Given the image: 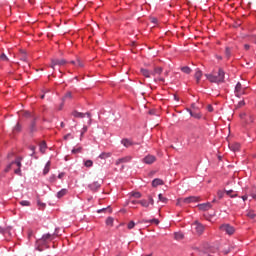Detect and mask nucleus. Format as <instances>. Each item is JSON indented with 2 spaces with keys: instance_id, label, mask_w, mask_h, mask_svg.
Returning a JSON list of instances; mask_svg holds the SVG:
<instances>
[{
  "instance_id": "57",
  "label": "nucleus",
  "mask_w": 256,
  "mask_h": 256,
  "mask_svg": "<svg viewBox=\"0 0 256 256\" xmlns=\"http://www.w3.org/2000/svg\"><path fill=\"white\" fill-rule=\"evenodd\" d=\"M244 49H245L246 51H249V49H251V46H250L249 44H245V45H244Z\"/></svg>"
},
{
  "instance_id": "20",
  "label": "nucleus",
  "mask_w": 256,
  "mask_h": 256,
  "mask_svg": "<svg viewBox=\"0 0 256 256\" xmlns=\"http://www.w3.org/2000/svg\"><path fill=\"white\" fill-rule=\"evenodd\" d=\"M109 157H111V152H102L99 155V159H109Z\"/></svg>"
},
{
  "instance_id": "47",
  "label": "nucleus",
  "mask_w": 256,
  "mask_h": 256,
  "mask_svg": "<svg viewBox=\"0 0 256 256\" xmlns=\"http://www.w3.org/2000/svg\"><path fill=\"white\" fill-rule=\"evenodd\" d=\"M148 203L149 205H155V200L153 199V196H148Z\"/></svg>"
},
{
  "instance_id": "34",
  "label": "nucleus",
  "mask_w": 256,
  "mask_h": 256,
  "mask_svg": "<svg viewBox=\"0 0 256 256\" xmlns=\"http://www.w3.org/2000/svg\"><path fill=\"white\" fill-rule=\"evenodd\" d=\"M240 147H241V145H239V144H232L231 146H230V148L232 149V151H239V149H240Z\"/></svg>"
},
{
  "instance_id": "64",
  "label": "nucleus",
  "mask_w": 256,
  "mask_h": 256,
  "mask_svg": "<svg viewBox=\"0 0 256 256\" xmlns=\"http://www.w3.org/2000/svg\"><path fill=\"white\" fill-rule=\"evenodd\" d=\"M72 65H77V61H71L70 62Z\"/></svg>"
},
{
  "instance_id": "62",
  "label": "nucleus",
  "mask_w": 256,
  "mask_h": 256,
  "mask_svg": "<svg viewBox=\"0 0 256 256\" xmlns=\"http://www.w3.org/2000/svg\"><path fill=\"white\" fill-rule=\"evenodd\" d=\"M131 203H132V205H137V203H139V201H137V200H132Z\"/></svg>"
},
{
  "instance_id": "31",
  "label": "nucleus",
  "mask_w": 256,
  "mask_h": 256,
  "mask_svg": "<svg viewBox=\"0 0 256 256\" xmlns=\"http://www.w3.org/2000/svg\"><path fill=\"white\" fill-rule=\"evenodd\" d=\"M181 71L183 73H186V75H189L191 73V69L189 68V66H184L181 68Z\"/></svg>"
},
{
  "instance_id": "32",
  "label": "nucleus",
  "mask_w": 256,
  "mask_h": 256,
  "mask_svg": "<svg viewBox=\"0 0 256 256\" xmlns=\"http://www.w3.org/2000/svg\"><path fill=\"white\" fill-rule=\"evenodd\" d=\"M144 223H154L155 225H159V219L153 218L151 220H144Z\"/></svg>"
},
{
  "instance_id": "60",
  "label": "nucleus",
  "mask_w": 256,
  "mask_h": 256,
  "mask_svg": "<svg viewBox=\"0 0 256 256\" xmlns=\"http://www.w3.org/2000/svg\"><path fill=\"white\" fill-rule=\"evenodd\" d=\"M69 137H71V133L66 134V135L64 136L65 141H67V139H69Z\"/></svg>"
},
{
  "instance_id": "29",
  "label": "nucleus",
  "mask_w": 256,
  "mask_h": 256,
  "mask_svg": "<svg viewBox=\"0 0 256 256\" xmlns=\"http://www.w3.org/2000/svg\"><path fill=\"white\" fill-rule=\"evenodd\" d=\"M158 199L159 201H161V203H167L169 201V199L167 197H164L163 194H159Z\"/></svg>"
},
{
  "instance_id": "26",
  "label": "nucleus",
  "mask_w": 256,
  "mask_h": 256,
  "mask_svg": "<svg viewBox=\"0 0 256 256\" xmlns=\"http://www.w3.org/2000/svg\"><path fill=\"white\" fill-rule=\"evenodd\" d=\"M53 235L52 234H44L42 236V241H52Z\"/></svg>"
},
{
  "instance_id": "37",
  "label": "nucleus",
  "mask_w": 256,
  "mask_h": 256,
  "mask_svg": "<svg viewBox=\"0 0 256 256\" xmlns=\"http://www.w3.org/2000/svg\"><path fill=\"white\" fill-rule=\"evenodd\" d=\"M37 205L39 207V209H45V207H47V205L43 202H41V200L37 201Z\"/></svg>"
},
{
  "instance_id": "36",
  "label": "nucleus",
  "mask_w": 256,
  "mask_h": 256,
  "mask_svg": "<svg viewBox=\"0 0 256 256\" xmlns=\"http://www.w3.org/2000/svg\"><path fill=\"white\" fill-rule=\"evenodd\" d=\"M37 131V127L35 125V122H32L30 125V133H35Z\"/></svg>"
},
{
  "instance_id": "16",
  "label": "nucleus",
  "mask_w": 256,
  "mask_h": 256,
  "mask_svg": "<svg viewBox=\"0 0 256 256\" xmlns=\"http://www.w3.org/2000/svg\"><path fill=\"white\" fill-rule=\"evenodd\" d=\"M196 83L199 84V81H201V77H203V72L201 70H196L195 75Z\"/></svg>"
},
{
  "instance_id": "33",
  "label": "nucleus",
  "mask_w": 256,
  "mask_h": 256,
  "mask_svg": "<svg viewBox=\"0 0 256 256\" xmlns=\"http://www.w3.org/2000/svg\"><path fill=\"white\" fill-rule=\"evenodd\" d=\"M225 57H226V59H230V57H231V48L226 47V49H225Z\"/></svg>"
},
{
  "instance_id": "39",
  "label": "nucleus",
  "mask_w": 256,
  "mask_h": 256,
  "mask_svg": "<svg viewBox=\"0 0 256 256\" xmlns=\"http://www.w3.org/2000/svg\"><path fill=\"white\" fill-rule=\"evenodd\" d=\"M20 205H22V207H29V205H31V202L23 200L20 202Z\"/></svg>"
},
{
  "instance_id": "44",
  "label": "nucleus",
  "mask_w": 256,
  "mask_h": 256,
  "mask_svg": "<svg viewBox=\"0 0 256 256\" xmlns=\"http://www.w3.org/2000/svg\"><path fill=\"white\" fill-rule=\"evenodd\" d=\"M247 217H249L250 219H255V217H256L255 212L249 211V212L247 213Z\"/></svg>"
},
{
  "instance_id": "30",
  "label": "nucleus",
  "mask_w": 256,
  "mask_h": 256,
  "mask_svg": "<svg viewBox=\"0 0 256 256\" xmlns=\"http://www.w3.org/2000/svg\"><path fill=\"white\" fill-rule=\"evenodd\" d=\"M97 213H111V207L99 209Z\"/></svg>"
},
{
  "instance_id": "27",
  "label": "nucleus",
  "mask_w": 256,
  "mask_h": 256,
  "mask_svg": "<svg viewBox=\"0 0 256 256\" xmlns=\"http://www.w3.org/2000/svg\"><path fill=\"white\" fill-rule=\"evenodd\" d=\"M70 99H73V94H72L71 92H67V93L64 95L62 101H69Z\"/></svg>"
},
{
  "instance_id": "22",
  "label": "nucleus",
  "mask_w": 256,
  "mask_h": 256,
  "mask_svg": "<svg viewBox=\"0 0 256 256\" xmlns=\"http://www.w3.org/2000/svg\"><path fill=\"white\" fill-rule=\"evenodd\" d=\"M50 168H51V161H48V162L46 163V165H45L44 170H43V174H44V175H47V173H49V171H50Z\"/></svg>"
},
{
  "instance_id": "8",
  "label": "nucleus",
  "mask_w": 256,
  "mask_h": 256,
  "mask_svg": "<svg viewBox=\"0 0 256 256\" xmlns=\"http://www.w3.org/2000/svg\"><path fill=\"white\" fill-rule=\"evenodd\" d=\"M193 227L198 235H202L205 231V226L197 221L193 224Z\"/></svg>"
},
{
  "instance_id": "12",
  "label": "nucleus",
  "mask_w": 256,
  "mask_h": 256,
  "mask_svg": "<svg viewBox=\"0 0 256 256\" xmlns=\"http://www.w3.org/2000/svg\"><path fill=\"white\" fill-rule=\"evenodd\" d=\"M2 235H4L5 241H10L11 240V227L2 230Z\"/></svg>"
},
{
  "instance_id": "46",
  "label": "nucleus",
  "mask_w": 256,
  "mask_h": 256,
  "mask_svg": "<svg viewBox=\"0 0 256 256\" xmlns=\"http://www.w3.org/2000/svg\"><path fill=\"white\" fill-rule=\"evenodd\" d=\"M226 195H228L229 197H232V198H233V197H237V194H234V195H233V190H227V191H226Z\"/></svg>"
},
{
  "instance_id": "4",
  "label": "nucleus",
  "mask_w": 256,
  "mask_h": 256,
  "mask_svg": "<svg viewBox=\"0 0 256 256\" xmlns=\"http://www.w3.org/2000/svg\"><path fill=\"white\" fill-rule=\"evenodd\" d=\"M246 91H247V88H243V85L241 84V82H238L236 84V87L234 90L236 97H241V96L245 95L247 93Z\"/></svg>"
},
{
  "instance_id": "48",
  "label": "nucleus",
  "mask_w": 256,
  "mask_h": 256,
  "mask_svg": "<svg viewBox=\"0 0 256 256\" xmlns=\"http://www.w3.org/2000/svg\"><path fill=\"white\" fill-rule=\"evenodd\" d=\"M106 225H113V218L112 217H108L106 219Z\"/></svg>"
},
{
  "instance_id": "35",
  "label": "nucleus",
  "mask_w": 256,
  "mask_h": 256,
  "mask_svg": "<svg viewBox=\"0 0 256 256\" xmlns=\"http://www.w3.org/2000/svg\"><path fill=\"white\" fill-rule=\"evenodd\" d=\"M46 149H47V144L45 142H42L40 144V151H41V153H45Z\"/></svg>"
},
{
  "instance_id": "63",
  "label": "nucleus",
  "mask_w": 256,
  "mask_h": 256,
  "mask_svg": "<svg viewBox=\"0 0 256 256\" xmlns=\"http://www.w3.org/2000/svg\"><path fill=\"white\" fill-rule=\"evenodd\" d=\"M242 199H243V201H247L248 196H247V195H244V196H242Z\"/></svg>"
},
{
  "instance_id": "1",
  "label": "nucleus",
  "mask_w": 256,
  "mask_h": 256,
  "mask_svg": "<svg viewBox=\"0 0 256 256\" xmlns=\"http://www.w3.org/2000/svg\"><path fill=\"white\" fill-rule=\"evenodd\" d=\"M13 169L15 175H21V158H17L15 161L11 162L4 169V173H9Z\"/></svg>"
},
{
  "instance_id": "25",
  "label": "nucleus",
  "mask_w": 256,
  "mask_h": 256,
  "mask_svg": "<svg viewBox=\"0 0 256 256\" xmlns=\"http://www.w3.org/2000/svg\"><path fill=\"white\" fill-rule=\"evenodd\" d=\"M189 113H190L191 117H194V119H201V113L193 112L191 110H189Z\"/></svg>"
},
{
  "instance_id": "58",
  "label": "nucleus",
  "mask_w": 256,
  "mask_h": 256,
  "mask_svg": "<svg viewBox=\"0 0 256 256\" xmlns=\"http://www.w3.org/2000/svg\"><path fill=\"white\" fill-rule=\"evenodd\" d=\"M243 105H245V101L243 100L238 103V107H243Z\"/></svg>"
},
{
  "instance_id": "3",
  "label": "nucleus",
  "mask_w": 256,
  "mask_h": 256,
  "mask_svg": "<svg viewBox=\"0 0 256 256\" xmlns=\"http://www.w3.org/2000/svg\"><path fill=\"white\" fill-rule=\"evenodd\" d=\"M201 249V255L203 256H209V253H215V251H217V249L211 247L209 243H204Z\"/></svg>"
},
{
  "instance_id": "21",
  "label": "nucleus",
  "mask_w": 256,
  "mask_h": 256,
  "mask_svg": "<svg viewBox=\"0 0 256 256\" xmlns=\"http://www.w3.org/2000/svg\"><path fill=\"white\" fill-rule=\"evenodd\" d=\"M185 236L183 235V233L181 232H176L174 234V239H176V241H181Z\"/></svg>"
},
{
  "instance_id": "28",
  "label": "nucleus",
  "mask_w": 256,
  "mask_h": 256,
  "mask_svg": "<svg viewBox=\"0 0 256 256\" xmlns=\"http://www.w3.org/2000/svg\"><path fill=\"white\" fill-rule=\"evenodd\" d=\"M138 204L145 208L149 207V201L145 199L138 201Z\"/></svg>"
},
{
  "instance_id": "38",
  "label": "nucleus",
  "mask_w": 256,
  "mask_h": 256,
  "mask_svg": "<svg viewBox=\"0 0 256 256\" xmlns=\"http://www.w3.org/2000/svg\"><path fill=\"white\" fill-rule=\"evenodd\" d=\"M131 197H134L135 199H141V194L139 192H132Z\"/></svg>"
},
{
  "instance_id": "6",
  "label": "nucleus",
  "mask_w": 256,
  "mask_h": 256,
  "mask_svg": "<svg viewBox=\"0 0 256 256\" xmlns=\"http://www.w3.org/2000/svg\"><path fill=\"white\" fill-rule=\"evenodd\" d=\"M63 67V65H67V60L65 59H57V58H54V59H51V69H55V67Z\"/></svg>"
},
{
  "instance_id": "49",
  "label": "nucleus",
  "mask_w": 256,
  "mask_h": 256,
  "mask_svg": "<svg viewBox=\"0 0 256 256\" xmlns=\"http://www.w3.org/2000/svg\"><path fill=\"white\" fill-rule=\"evenodd\" d=\"M128 229H133L134 227H135V222L134 221H130L129 223H128Z\"/></svg>"
},
{
  "instance_id": "17",
  "label": "nucleus",
  "mask_w": 256,
  "mask_h": 256,
  "mask_svg": "<svg viewBox=\"0 0 256 256\" xmlns=\"http://www.w3.org/2000/svg\"><path fill=\"white\" fill-rule=\"evenodd\" d=\"M159 185H163V180L156 178L152 181V187H159Z\"/></svg>"
},
{
  "instance_id": "24",
  "label": "nucleus",
  "mask_w": 256,
  "mask_h": 256,
  "mask_svg": "<svg viewBox=\"0 0 256 256\" xmlns=\"http://www.w3.org/2000/svg\"><path fill=\"white\" fill-rule=\"evenodd\" d=\"M67 195V189H62L57 193L58 199H61L62 197H65Z\"/></svg>"
},
{
  "instance_id": "10",
  "label": "nucleus",
  "mask_w": 256,
  "mask_h": 256,
  "mask_svg": "<svg viewBox=\"0 0 256 256\" xmlns=\"http://www.w3.org/2000/svg\"><path fill=\"white\" fill-rule=\"evenodd\" d=\"M73 117H76L78 119H83V117H85L87 115L88 119H91V113L87 112V113H81V112H77L74 111L72 112Z\"/></svg>"
},
{
  "instance_id": "11",
  "label": "nucleus",
  "mask_w": 256,
  "mask_h": 256,
  "mask_svg": "<svg viewBox=\"0 0 256 256\" xmlns=\"http://www.w3.org/2000/svg\"><path fill=\"white\" fill-rule=\"evenodd\" d=\"M211 207H213V205H211L210 202L207 203H203V204H199L198 205V209L200 211H209V209H211Z\"/></svg>"
},
{
  "instance_id": "59",
  "label": "nucleus",
  "mask_w": 256,
  "mask_h": 256,
  "mask_svg": "<svg viewBox=\"0 0 256 256\" xmlns=\"http://www.w3.org/2000/svg\"><path fill=\"white\" fill-rule=\"evenodd\" d=\"M30 149H31V151H33L31 156L35 155V146H31Z\"/></svg>"
},
{
  "instance_id": "40",
  "label": "nucleus",
  "mask_w": 256,
  "mask_h": 256,
  "mask_svg": "<svg viewBox=\"0 0 256 256\" xmlns=\"http://www.w3.org/2000/svg\"><path fill=\"white\" fill-rule=\"evenodd\" d=\"M81 151H83V147H78V148H74L72 150V153L73 154H77V153H81Z\"/></svg>"
},
{
  "instance_id": "15",
  "label": "nucleus",
  "mask_w": 256,
  "mask_h": 256,
  "mask_svg": "<svg viewBox=\"0 0 256 256\" xmlns=\"http://www.w3.org/2000/svg\"><path fill=\"white\" fill-rule=\"evenodd\" d=\"M140 73H142L143 77H146L147 79H149V77H151V75H153V72H151L145 68H141Z\"/></svg>"
},
{
  "instance_id": "2",
  "label": "nucleus",
  "mask_w": 256,
  "mask_h": 256,
  "mask_svg": "<svg viewBox=\"0 0 256 256\" xmlns=\"http://www.w3.org/2000/svg\"><path fill=\"white\" fill-rule=\"evenodd\" d=\"M205 77L210 81V83H223V81H225V71L220 68L218 75L206 74Z\"/></svg>"
},
{
  "instance_id": "51",
  "label": "nucleus",
  "mask_w": 256,
  "mask_h": 256,
  "mask_svg": "<svg viewBox=\"0 0 256 256\" xmlns=\"http://www.w3.org/2000/svg\"><path fill=\"white\" fill-rule=\"evenodd\" d=\"M217 195H218V198L221 199L222 197H224L225 192L219 190L218 193H217Z\"/></svg>"
},
{
  "instance_id": "45",
  "label": "nucleus",
  "mask_w": 256,
  "mask_h": 256,
  "mask_svg": "<svg viewBox=\"0 0 256 256\" xmlns=\"http://www.w3.org/2000/svg\"><path fill=\"white\" fill-rule=\"evenodd\" d=\"M85 167H93V162L91 160H86L84 162Z\"/></svg>"
},
{
  "instance_id": "53",
  "label": "nucleus",
  "mask_w": 256,
  "mask_h": 256,
  "mask_svg": "<svg viewBox=\"0 0 256 256\" xmlns=\"http://www.w3.org/2000/svg\"><path fill=\"white\" fill-rule=\"evenodd\" d=\"M22 115H23V117H31V113L30 112H22Z\"/></svg>"
},
{
  "instance_id": "61",
  "label": "nucleus",
  "mask_w": 256,
  "mask_h": 256,
  "mask_svg": "<svg viewBox=\"0 0 256 256\" xmlns=\"http://www.w3.org/2000/svg\"><path fill=\"white\" fill-rule=\"evenodd\" d=\"M64 176H65L64 173H60V174L58 175V179H63Z\"/></svg>"
},
{
  "instance_id": "14",
  "label": "nucleus",
  "mask_w": 256,
  "mask_h": 256,
  "mask_svg": "<svg viewBox=\"0 0 256 256\" xmlns=\"http://www.w3.org/2000/svg\"><path fill=\"white\" fill-rule=\"evenodd\" d=\"M101 188V183H99L98 181L93 182L92 184H89V189H91V191H97V189Z\"/></svg>"
},
{
  "instance_id": "56",
  "label": "nucleus",
  "mask_w": 256,
  "mask_h": 256,
  "mask_svg": "<svg viewBox=\"0 0 256 256\" xmlns=\"http://www.w3.org/2000/svg\"><path fill=\"white\" fill-rule=\"evenodd\" d=\"M207 110L209 111V113H212V111H213V106H212V105H208V106H207Z\"/></svg>"
},
{
  "instance_id": "23",
  "label": "nucleus",
  "mask_w": 256,
  "mask_h": 256,
  "mask_svg": "<svg viewBox=\"0 0 256 256\" xmlns=\"http://www.w3.org/2000/svg\"><path fill=\"white\" fill-rule=\"evenodd\" d=\"M163 73V68L162 67H156L154 68V71L152 72V75H161Z\"/></svg>"
},
{
  "instance_id": "52",
  "label": "nucleus",
  "mask_w": 256,
  "mask_h": 256,
  "mask_svg": "<svg viewBox=\"0 0 256 256\" xmlns=\"http://www.w3.org/2000/svg\"><path fill=\"white\" fill-rule=\"evenodd\" d=\"M76 66H77V67H83V62H81V60L78 59V60L76 61Z\"/></svg>"
},
{
  "instance_id": "19",
  "label": "nucleus",
  "mask_w": 256,
  "mask_h": 256,
  "mask_svg": "<svg viewBox=\"0 0 256 256\" xmlns=\"http://www.w3.org/2000/svg\"><path fill=\"white\" fill-rule=\"evenodd\" d=\"M121 143L124 145V147H131V145H133V142H131L129 139H122Z\"/></svg>"
},
{
  "instance_id": "18",
  "label": "nucleus",
  "mask_w": 256,
  "mask_h": 256,
  "mask_svg": "<svg viewBox=\"0 0 256 256\" xmlns=\"http://www.w3.org/2000/svg\"><path fill=\"white\" fill-rule=\"evenodd\" d=\"M21 129H23V126L21 125V123L18 122V123L14 126L13 132H14V133H21Z\"/></svg>"
},
{
  "instance_id": "5",
  "label": "nucleus",
  "mask_w": 256,
  "mask_h": 256,
  "mask_svg": "<svg viewBox=\"0 0 256 256\" xmlns=\"http://www.w3.org/2000/svg\"><path fill=\"white\" fill-rule=\"evenodd\" d=\"M219 229L220 231H223L226 235H233V233H235V228L230 224H222Z\"/></svg>"
},
{
  "instance_id": "13",
  "label": "nucleus",
  "mask_w": 256,
  "mask_h": 256,
  "mask_svg": "<svg viewBox=\"0 0 256 256\" xmlns=\"http://www.w3.org/2000/svg\"><path fill=\"white\" fill-rule=\"evenodd\" d=\"M132 157L131 156H125L123 158H120L116 161V165H121V163H129L131 161Z\"/></svg>"
},
{
  "instance_id": "7",
  "label": "nucleus",
  "mask_w": 256,
  "mask_h": 256,
  "mask_svg": "<svg viewBox=\"0 0 256 256\" xmlns=\"http://www.w3.org/2000/svg\"><path fill=\"white\" fill-rule=\"evenodd\" d=\"M156 161L157 157L153 155H147L143 158V163H145L146 165H153V163H155Z\"/></svg>"
},
{
  "instance_id": "55",
  "label": "nucleus",
  "mask_w": 256,
  "mask_h": 256,
  "mask_svg": "<svg viewBox=\"0 0 256 256\" xmlns=\"http://www.w3.org/2000/svg\"><path fill=\"white\" fill-rule=\"evenodd\" d=\"M150 21H151V23H153L154 25H157V22H158L157 18L153 17V18L150 19Z\"/></svg>"
},
{
  "instance_id": "43",
  "label": "nucleus",
  "mask_w": 256,
  "mask_h": 256,
  "mask_svg": "<svg viewBox=\"0 0 256 256\" xmlns=\"http://www.w3.org/2000/svg\"><path fill=\"white\" fill-rule=\"evenodd\" d=\"M1 61L9 62V57H7V55H5V53H2L1 54Z\"/></svg>"
},
{
  "instance_id": "50",
  "label": "nucleus",
  "mask_w": 256,
  "mask_h": 256,
  "mask_svg": "<svg viewBox=\"0 0 256 256\" xmlns=\"http://www.w3.org/2000/svg\"><path fill=\"white\" fill-rule=\"evenodd\" d=\"M85 133H87V126H84V127H83L82 132H81V138H80V139H83V135H85Z\"/></svg>"
},
{
  "instance_id": "54",
  "label": "nucleus",
  "mask_w": 256,
  "mask_h": 256,
  "mask_svg": "<svg viewBox=\"0 0 256 256\" xmlns=\"http://www.w3.org/2000/svg\"><path fill=\"white\" fill-rule=\"evenodd\" d=\"M154 81L157 83V81H160L161 83H165V78L160 77L158 79H154Z\"/></svg>"
},
{
  "instance_id": "9",
  "label": "nucleus",
  "mask_w": 256,
  "mask_h": 256,
  "mask_svg": "<svg viewBox=\"0 0 256 256\" xmlns=\"http://www.w3.org/2000/svg\"><path fill=\"white\" fill-rule=\"evenodd\" d=\"M199 197L197 196H190L183 199L184 205H189L190 203H198Z\"/></svg>"
},
{
  "instance_id": "41",
  "label": "nucleus",
  "mask_w": 256,
  "mask_h": 256,
  "mask_svg": "<svg viewBox=\"0 0 256 256\" xmlns=\"http://www.w3.org/2000/svg\"><path fill=\"white\" fill-rule=\"evenodd\" d=\"M183 199H184V198H179V199L177 200L176 205H177L178 207H182L183 205H185V203H183Z\"/></svg>"
},
{
  "instance_id": "42",
  "label": "nucleus",
  "mask_w": 256,
  "mask_h": 256,
  "mask_svg": "<svg viewBox=\"0 0 256 256\" xmlns=\"http://www.w3.org/2000/svg\"><path fill=\"white\" fill-rule=\"evenodd\" d=\"M250 195H251V197L254 198L255 201H256V188H252V189H251Z\"/></svg>"
}]
</instances>
